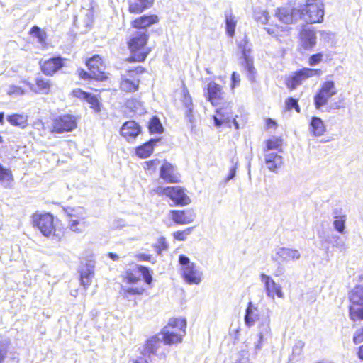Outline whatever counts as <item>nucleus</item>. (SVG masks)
<instances>
[{"mask_svg": "<svg viewBox=\"0 0 363 363\" xmlns=\"http://www.w3.org/2000/svg\"><path fill=\"white\" fill-rule=\"evenodd\" d=\"M147 35L145 31L135 32L128 42V47L131 56L128 58L129 62H143L149 52L150 48L146 47Z\"/></svg>", "mask_w": 363, "mask_h": 363, "instance_id": "1", "label": "nucleus"}, {"mask_svg": "<svg viewBox=\"0 0 363 363\" xmlns=\"http://www.w3.org/2000/svg\"><path fill=\"white\" fill-rule=\"evenodd\" d=\"M301 15L308 23H315L323 21L324 16L323 4L321 0H306L301 9Z\"/></svg>", "mask_w": 363, "mask_h": 363, "instance_id": "2", "label": "nucleus"}, {"mask_svg": "<svg viewBox=\"0 0 363 363\" xmlns=\"http://www.w3.org/2000/svg\"><path fill=\"white\" fill-rule=\"evenodd\" d=\"M349 299L351 303L349 307L350 319L363 320V285L354 287L349 294Z\"/></svg>", "mask_w": 363, "mask_h": 363, "instance_id": "3", "label": "nucleus"}, {"mask_svg": "<svg viewBox=\"0 0 363 363\" xmlns=\"http://www.w3.org/2000/svg\"><path fill=\"white\" fill-rule=\"evenodd\" d=\"M64 211L67 216L70 230L77 233L82 232L87 226L84 220L88 217V213L80 206L67 207Z\"/></svg>", "mask_w": 363, "mask_h": 363, "instance_id": "4", "label": "nucleus"}, {"mask_svg": "<svg viewBox=\"0 0 363 363\" xmlns=\"http://www.w3.org/2000/svg\"><path fill=\"white\" fill-rule=\"evenodd\" d=\"M179 262L182 266V276L188 284H199L201 281L202 272L198 269L194 263L190 262L188 257L180 255Z\"/></svg>", "mask_w": 363, "mask_h": 363, "instance_id": "5", "label": "nucleus"}, {"mask_svg": "<svg viewBox=\"0 0 363 363\" xmlns=\"http://www.w3.org/2000/svg\"><path fill=\"white\" fill-rule=\"evenodd\" d=\"M337 89L334 81H325L314 96L313 101L315 108L320 110L322 107L328 104L329 99L337 94Z\"/></svg>", "mask_w": 363, "mask_h": 363, "instance_id": "6", "label": "nucleus"}, {"mask_svg": "<svg viewBox=\"0 0 363 363\" xmlns=\"http://www.w3.org/2000/svg\"><path fill=\"white\" fill-rule=\"evenodd\" d=\"M271 315L272 311L267 309L265 313L262 314L259 322L257 325V335L259 339L255 342V352H259L262 347L263 342L272 336L271 329Z\"/></svg>", "mask_w": 363, "mask_h": 363, "instance_id": "7", "label": "nucleus"}, {"mask_svg": "<svg viewBox=\"0 0 363 363\" xmlns=\"http://www.w3.org/2000/svg\"><path fill=\"white\" fill-rule=\"evenodd\" d=\"M322 74L320 69H311V68H303L296 72L289 78L286 82V86L289 89L293 90L302 84V82L309 77L313 76H320Z\"/></svg>", "mask_w": 363, "mask_h": 363, "instance_id": "8", "label": "nucleus"}, {"mask_svg": "<svg viewBox=\"0 0 363 363\" xmlns=\"http://www.w3.org/2000/svg\"><path fill=\"white\" fill-rule=\"evenodd\" d=\"M54 218L50 213H35L33 216V225L38 228L45 236H50L54 231Z\"/></svg>", "mask_w": 363, "mask_h": 363, "instance_id": "9", "label": "nucleus"}, {"mask_svg": "<svg viewBox=\"0 0 363 363\" xmlns=\"http://www.w3.org/2000/svg\"><path fill=\"white\" fill-rule=\"evenodd\" d=\"M76 126V120L73 116L63 115L54 120L52 133H62L72 131Z\"/></svg>", "mask_w": 363, "mask_h": 363, "instance_id": "10", "label": "nucleus"}, {"mask_svg": "<svg viewBox=\"0 0 363 363\" xmlns=\"http://www.w3.org/2000/svg\"><path fill=\"white\" fill-rule=\"evenodd\" d=\"M260 277L261 281L264 284L267 296L274 299L276 294L279 298H284L281 286L277 284L271 277L262 273Z\"/></svg>", "mask_w": 363, "mask_h": 363, "instance_id": "11", "label": "nucleus"}, {"mask_svg": "<svg viewBox=\"0 0 363 363\" xmlns=\"http://www.w3.org/2000/svg\"><path fill=\"white\" fill-rule=\"evenodd\" d=\"M301 45L305 50L313 48L316 44V33L313 27L304 26L300 32Z\"/></svg>", "mask_w": 363, "mask_h": 363, "instance_id": "12", "label": "nucleus"}, {"mask_svg": "<svg viewBox=\"0 0 363 363\" xmlns=\"http://www.w3.org/2000/svg\"><path fill=\"white\" fill-rule=\"evenodd\" d=\"M168 196L177 206H186L191 203V199L180 186H169Z\"/></svg>", "mask_w": 363, "mask_h": 363, "instance_id": "13", "label": "nucleus"}, {"mask_svg": "<svg viewBox=\"0 0 363 363\" xmlns=\"http://www.w3.org/2000/svg\"><path fill=\"white\" fill-rule=\"evenodd\" d=\"M92 81H104L108 77L105 72L106 65L97 55L92 56Z\"/></svg>", "mask_w": 363, "mask_h": 363, "instance_id": "14", "label": "nucleus"}, {"mask_svg": "<svg viewBox=\"0 0 363 363\" xmlns=\"http://www.w3.org/2000/svg\"><path fill=\"white\" fill-rule=\"evenodd\" d=\"M140 132V126L134 121H126L121 128V135L128 142L133 141Z\"/></svg>", "mask_w": 363, "mask_h": 363, "instance_id": "15", "label": "nucleus"}, {"mask_svg": "<svg viewBox=\"0 0 363 363\" xmlns=\"http://www.w3.org/2000/svg\"><path fill=\"white\" fill-rule=\"evenodd\" d=\"M64 60L61 57H55L45 60L41 65L42 72L49 76L53 75L64 66Z\"/></svg>", "mask_w": 363, "mask_h": 363, "instance_id": "16", "label": "nucleus"}, {"mask_svg": "<svg viewBox=\"0 0 363 363\" xmlns=\"http://www.w3.org/2000/svg\"><path fill=\"white\" fill-rule=\"evenodd\" d=\"M170 214L173 221L179 225L191 223L195 218V213L192 210H172Z\"/></svg>", "mask_w": 363, "mask_h": 363, "instance_id": "17", "label": "nucleus"}, {"mask_svg": "<svg viewBox=\"0 0 363 363\" xmlns=\"http://www.w3.org/2000/svg\"><path fill=\"white\" fill-rule=\"evenodd\" d=\"M160 174L162 179L169 183H177L179 181V175L176 168L167 161L162 165Z\"/></svg>", "mask_w": 363, "mask_h": 363, "instance_id": "18", "label": "nucleus"}, {"mask_svg": "<svg viewBox=\"0 0 363 363\" xmlns=\"http://www.w3.org/2000/svg\"><path fill=\"white\" fill-rule=\"evenodd\" d=\"M223 94L221 86L213 82L208 84L206 91H205L206 97L213 106L218 104L219 101L223 99Z\"/></svg>", "mask_w": 363, "mask_h": 363, "instance_id": "19", "label": "nucleus"}, {"mask_svg": "<svg viewBox=\"0 0 363 363\" xmlns=\"http://www.w3.org/2000/svg\"><path fill=\"white\" fill-rule=\"evenodd\" d=\"M140 79L125 72L121 77V89L125 92H134L138 89Z\"/></svg>", "mask_w": 363, "mask_h": 363, "instance_id": "20", "label": "nucleus"}, {"mask_svg": "<svg viewBox=\"0 0 363 363\" xmlns=\"http://www.w3.org/2000/svg\"><path fill=\"white\" fill-rule=\"evenodd\" d=\"M261 315L259 313L258 308L250 301L245 310V324L249 328L254 326L257 321L259 322Z\"/></svg>", "mask_w": 363, "mask_h": 363, "instance_id": "21", "label": "nucleus"}, {"mask_svg": "<svg viewBox=\"0 0 363 363\" xmlns=\"http://www.w3.org/2000/svg\"><path fill=\"white\" fill-rule=\"evenodd\" d=\"M231 119H233L232 112L231 110L228 108L217 109L216 115L213 116L214 124L218 128L223 124H226L230 128Z\"/></svg>", "mask_w": 363, "mask_h": 363, "instance_id": "22", "label": "nucleus"}, {"mask_svg": "<svg viewBox=\"0 0 363 363\" xmlns=\"http://www.w3.org/2000/svg\"><path fill=\"white\" fill-rule=\"evenodd\" d=\"M276 255L286 262L296 261L301 257V254L298 250L289 247L278 248Z\"/></svg>", "mask_w": 363, "mask_h": 363, "instance_id": "23", "label": "nucleus"}, {"mask_svg": "<svg viewBox=\"0 0 363 363\" xmlns=\"http://www.w3.org/2000/svg\"><path fill=\"white\" fill-rule=\"evenodd\" d=\"M154 0H135L128 1V11L131 13H140L145 10L150 8Z\"/></svg>", "mask_w": 363, "mask_h": 363, "instance_id": "24", "label": "nucleus"}, {"mask_svg": "<svg viewBox=\"0 0 363 363\" xmlns=\"http://www.w3.org/2000/svg\"><path fill=\"white\" fill-rule=\"evenodd\" d=\"M158 22V17L155 15L142 16L132 21L131 25L138 29H145Z\"/></svg>", "mask_w": 363, "mask_h": 363, "instance_id": "25", "label": "nucleus"}, {"mask_svg": "<svg viewBox=\"0 0 363 363\" xmlns=\"http://www.w3.org/2000/svg\"><path fill=\"white\" fill-rule=\"evenodd\" d=\"M309 131L315 137L322 136L326 131L323 121L319 117H312L309 124Z\"/></svg>", "mask_w": 363, "mask_h": 363, "instance_id": "26", "label": "nucleus"}, {"mask_svg": "<svg viewBox=\"0 0 363 363\" xmlns=\"http://www.w3.org/2000/svg\"><path fill=\"white\" fill-rule=\"evenodd\" d=\"M160 140V138H152L143 145L139 146L136 149L137 155L141 158H146L149 157L153 151L154 146Z\"/></svg>", "mask_w": 363, "mask_h": 363, "instance_id": "27", "label": "nucleus"}, {"mask_svg": "<svg viewBox=\"0 0 363 363\" xmlns=\"http://www.w3.org/2000/svg\"><path fill=\"white\" fill-rule=\"evenodd\" d=\"M265 163L270 171L274 172L282 164V157L275 152L265 153Z\"/></svg>", "mask_w": 363, "mask_h": 363, "instance_id": "28", "label": "nucleus"}, {"mask_svg": "<svg viewBox=\"0 0 363 363\" xmlns=\"http://www.w3.org/2000/svg\"><path fill=\"white\" fill-rule=\"evenodd\" d=\"M162 335L164 344L172 345L181 342L184 335L164 328L162 331Z\"/></svg>", "mask_w": 363, "mask_h": 363, "instance_id": "29", "label": "nucleus"}, {"mask_svg": "<svg viewBox=\"0 0 363 363\" xmlns=\"http://www.w3.org/2000/svg\"><path fill=\"white\" fill-rule=\"evenodd\" d=\"M225 21L226 33L230 37H233L235 35V27L237 25V18L232 13L231 10L225 11Z\"/></svg>", "mask_w": 363, "mask_h": 363, "instance_id": "30", "label": "nucleus"}, {"mask_svg": "<svg viewBox=\"0 0 363 363\" xmlns=\"http://www.w3.org/2000/svg\"><path fill=\"white\" fill-rule=\"evenodd\" d=\"M35 83L37 89L34 87L33 84L26 82L30 89L35 92H41L43 94H48L49 92L51 87V84L49 80L38 77L35 79Z\"/></svg>", "mask_w": 363, "mask_h": 363, "instance_id": "31", "label": "nucleus"}, {"mask_svg": "<svg viewBox=\"0 0 363 363\" xmlns=\"http://www.w3.org/2000/svg\"><path fill=\"white\" fill-rule=\"evenodd\" d=\"M277 17L280 21L286 24L292 23L294 21L293 11L289 8H279L276 12Z\"/></svg>", "mask_w": 363, "mask_h": 363, "instance_id": "32", "label": "nucleus"}, {"mask_svg": "<svg viewBox=\"0 0 363 363\" xmlns=\"http://www.w3.org/2000/svg\"><path fill=\"white\" fill-rule=\"evenodd\" d=\"M7 121L13 125L22 128L28 125V116L23 114H13L7 116Z\"/></svg>", "mask_w": 363, "mask_h": 363, "instance_id": "33", "label": "nucleus"}, {"mask_svg": "<svg viewBox=\"0 0 363 363\" xmlns=\"http://www.w3.org/2000/svg\"><path fill=\"white\" fill-rule=\"evenodd\" d=\"M186 327V322L185 319L182 318H171L169 320L168 325L165 327L164 328H167V330H169V328H172L174 330L173 331H176L178 333L182 332L184 334L185 333V329Z\"/></svg>", "mask_w": 363, "mask_h": 363, "instance_id": "34", "label": "nucleus"}, {"mask_svg": "<svg viewBox=\"0 0 363 363\" xmlns=\"http://www.w3.org/2000/svg\"><path fill=\"white\" fill-rule=\"evenodd\" d=\"M161 340L157 336L152 337L149 339L145 345L144 354H155L159 347L160 346Z\"/></svg>", "mask_w": 363, "mask_h": 363, "instance_id": "35", "label": "nucleus"}, {"mask_svg": "<svg viewBox=\"0 0 363 363\" xmlns=\"http://www.w3.org/2000/svg\"><path fill=\"white\" fill-rule=\"evenodd\" d=\"M13 180L12 172L10 169L5 168L0 164V182L2 185L7 186Z\"/></svg>", "mask_w": 363, "mask_h": 363, "instance_id": "36", "label": "nucleus"}, {"mask_svg": "<svg viewBox=\"0 0 363 363\" xmlns=\"http://www.w3.org/2000/svg\"><path fill=\"white\" fill-rule=\"evenodd\" d=\"M30 34L38 39V42L41 44H45L47 35L45 31L42 30L38 26H34L30 30Z\"/></svg>", "mask_w": 363, "mask_h": 363, "instance_id": "37", "label": "nucleus"}, {"mask_svg": "<svg viewBox=\"0 0 363 363\" xmlns=\"http://www.w3.org/2000/svg\"><path fill=\"white\" fill-rule=\"evenodd\" d=\"M148 128L151 133H162L164 130L160 119L156 116L150 119Z\"/></svg>", "mask_w": 363, "mask_h": 363, "instance_id": "38", "label": "nucleus"}, {"mask_svg": "<svg viewBox=\"0 0 363 363\" xmlns=\"http://www.w3.org/2000/svg\"><path fill=\"white\" fill-rule=\"evenodd\" d=\"M125 104L127 108L135 113L140 114L143 111V104L137 99H128Z\"/></svg>", "mask_w": 363, "mask_h": 363, "instance_id": "39", "label": "nucleus"}, {"mask_svg": "<svg viewBox=\"0 0 363 363\" xmlns=\"http://www.w3.org/2000/svg\"><path fill=\"white\" fill-rule=\"evenodd\" d=\"M333 226L335 229L340 233H342L345 228V222L347 216L345 215L334 216Z\"/></svg>", "mask_w": 363, "mask_h": 363, "instance_id": "40", "label": "nucleus"}, {"mask_svg": "<svg viewBox=\"0 0 363 363\" xmlns=\"http://www.w3.org/2000/svg\"><path fill=\"white\" fill-rule=\"evenodd\" d=\"M238 162H239V160L236 156H234L230 159V167L229 168L228 176L227 177V178L225 179L226 182L233 179L235 177L237 169L238 167Z\"/></svg>", "mask_w": 363, "mask_h": 363, "instance_id": "41", "label": "nucleus"}, {"mask_svg": "<svg viewBox=\"0 0 363 363\" xmlns=\"http://www.w3.org/2000/svg\"><path fill=\"white\" fill-rule=\"evenodd\" d=\"M86 269L85 270L82 269L80 271V277H81V283L82 284L86 287L89 286L90 284V277L89 275L91 274V269L88 264H86Z\"/></svg>", "mask_w": 363, "mask_h": 363, "instance_id": "42", "label": "nucleus"}, {"mask_svg": "<svg viewBox=\"0 0 363 363\" xmlns=\"http://www.w3.org/2000/svg\"><path fill=\"white\" fill-rule=\"evenodd\" d=\"M9 96L12 97H18L25 94V91L20 86L16 85H10L6 90Z\"/></svg>", "mask_w": 363, "mask_h": 363, "instance_id": "43", "label": "nucleus"}, {"mask_svg": "<svg viewBox=\"0 0 363 363\" xmlns=\"http://www.w3.org/2000/svg\"><path fill=\"white\" fill-rule=\"evenodd\" d=\"M250 50H247L246 48H243L242 50L243 57L245 60V68L247 69L249 74L251 75L255 72V67H253L252 60L247 57V52Z\"/></svg>", "mask_w": 363, "mask_h": 363, "instance_id": "44", "label": "nucleus"}, {"mask_svg": "<svg viewBox=\"0 0 363 363\" xmlns=\"http://www.w3.org/2000/svg\"><path fill=\"white\" fill-rule=\"evenodd\" d=\"M254 18L262 24H266L269 20V14L265 11H256L254 12Z\"/></svg>", "mask_w": 363, "mask_h": 363, "instance_id": "45", "label": "nucleus"}, {"mask_svg": "<svg viewBox=\"0 0 363 363\" xmlns=\"http://www.w3.org/2000/svg\"><path fill=\"white\" fill-rule=\"evenodd\" d=\"M74 96L82 100H85L88 103H91V94L88 92L84 91L80 89H77L72 91Z\"/></svg>", "mask_w": 363, "mask_h": 363, "instance_id": "46", "label": "nucleus"}, {"mask_svg": "<svg viewBox=\"0 0 363 363\" xmlns=\"http://www.w3.org/2000/svg\"><path fill=\"white\" fill-rule=\"evenodd\" d=\"M330 242L333 247H335L340 251H343L347 248L345 242L337 235L333 236Z\"/></svg>", "mask_w": 363, "mask_h": 363, "instance_id": "47", "label": "nucleus"}, {"mask_svg": "<svg viewBox=\"0 0 363 363\" xmlns=\"http://www.w3.org/2000/svg\"><path fill=\"white\" fill-rule=\"evenodd\" d=\"M193 228H188L184 230H178L174 233V238L178 240H185L186 237L191 234Z\"/></svg>", "mask_w": 363, "mask_h": 363, "instance_id": "48", "label": "nucleus"}, {"mask_svg": "<svg viewBox=\"0 0 363 363\" xmlns=\"http://www.w3.org/2000/svg\"><path fill=\"white\" fill-rule=\"evenodd\" d=\"M281 145V140L278 138L269 139L267 141V150L269 151L272 150H278Z\"/></svg>", "mask_w": 363, "mask_h": 363, "instance_id": "49", "label": "nucleus"}, {"mask_svg": "<svg viewBox=\"0 0 363 363\" xmlns=\"http://www.w3.org/2000/svg\"><path fill=\"white\" fill-rule=\"evenodd\" d=\"M305 346V343L302 340H298L294 347H293V350H292V356L293 357H299L302 354V352H303V349Z\"/></svg>", "mask_w": 363, "mask_h": 363, "instance_id": "50", "label": "nucleus"}, {"mask_svg": "<svg viewBox=\"0 0 363 363\" xmlns=\"http://www.w3.org/2000/svg\"><path fill=\"white\" fill-rule=\"evenodd\" d=\"M138 270L142 274L146 283L150 284L152 280V274L149 269L144 266H138Z\"/></svg>", "mask_w": 363, "mask_h": 363, "instance_id": "51", "label": "nucleus"}, {"mask_svg": "<svg viewBox=\"0 0 363 363\" xmlns=\"http://www.w3.org/2000/svg\"><path fill=\"white\" fill-rule=\"evenodd\" d=\"M286 106L288 110L295 108V110L300 113V107L298 104V101L292 97H289L286 100Z\"/></svg>", "mask_w": 363, "mask_h": 363, "instance_id": "52", "label": "nucleus"}, {"mask_svg": "<svg viewBox=\"0 0 363 363\" xmlns=\"http://www.w3.org/2000/svg\"><path fill=\"white\" fill-rule=\"evenodd\" d=\"M184 104L185 106L187 108V113L186 115L189 116L191 111H192V102H191V98L189 96L187 91H184V99H183Z\"/></svg>", "mask_w": 363, "mask_h": 363, "instance_id": "53", "label": "nucleus"}, {"mask_svg": "<svg viewBox=\"0 0 363 363\" xmlns=\"http://www.w3.org/2000/svg\"><path fill=\"white\" fill-rule=\"evenodd\" d=\"M8 350V342L6 341L0 342V363H2L5 359Z\"/></svg>", "mask_w": 363, "mask_h": 363, "instance_id": "54", "label": "nucleus"}, {"mask_svg": "<svg viewBox=\"0 0 363 363\" xmlns=\"http://www.w3.org/2000/svg\"><path fill=\"white\" fill-rule=\"evenodd\" d=\"M323 59V55L321 53H317L313 55L309 58V65L314 66L321 62Z\"/></svg>", "mask_w": 363, "mask_h": 363, "instance_id": "55", "label": "nucleus"}, {"mask_svg": "<svg viewBox=\"0 0 363 363\" xmlns=\"http://www.w3.org/2000/svg\"><path fill=\"white\" fill-rule=\"evenodd\" d=\"M145 68L143 67L142 66H138V67H135L134 69H130L126 70L125 72H128V74H131L132 77H138L137 75L143 73L145 72Z\"/></svg>", "mask_w": 363, "mask_h": 363, "instance_id": "56", "label": "nucleus"}, {"mask_svg": "<svg viewBox=\"0 0 363 363\" xmlns=\"http://www.w3.org/2000/svg\"><path fill=\"white\" fill-rule=\"evenodd\" d=\"M156 248V251L158 254H160L162 250H164L167 247V245L165 242V240L164 238H160L158 240V244L155 246Z\"/></svg>", "mask_w": 363, "mask_h": 363, "instance_id": "57", "label": "nucleus"}, {"mask_svg": "<svg viewBox=\"0 0 363 363\" xmlns=\"http://www.w3.org/2000/svg\"><path fill=\"white\" fill-rule=\"evenodd\" d=\"M353 341L355 344L363 342V328L357 330L353 337Z\"/></svg>", "mask_w": 363, "mask_h": 363, "instance_id": "58", "label": "nucleus"}, {"mask_svg": "<svg viewBox=\"0 0 363 363\" xmlns=\"http://www.w3.org/2000/svg\"><path fill=\"white\" fill-rule=\"evenodd\" d=\"M167 190H169V186H167V187L158 186V187L154 189L152 191L155 192V194H156L159 196L165 195V196H168L169 191H167Z\"/></svg>", "mask_w": 363, "mask_h": 363, "instance_id": "59", "label": "nucleus"}, {"mask_svg": "<svg viewBox=\"0 0 363 363\" xmlns=\"http://www.w3.org/2000/svg\"><path fill=\"white\" fill-rule=\"evenodd\" d=\"M91 104H92V109L94 110V111H96L97 113L101 111V104L99 102L97 97H96L95 96H92Z\"/></svg>", "mask_w": 363, "mask_h": 363, "instance_id": "60", "label": "nucleus"}, {"mask_svg": "<svg viewBox=\"0 0 363 363\" xmlns=\"http://www.w3.org/2000/svg\"><path fill=\"white\" fill-rule=\"evenodd\" d=\"M77 72L80 79L86 80V79H89L91 78L90 74H89L87 72H86L85 70H84L82 68H79L77 69Z\"/></svg>", "mask_w": 363, "mask_h": 363, "instance_id": "61", "label": "nucleus"}, {"mask_svg": "<svg viewBox=\"0 0 363 363\" xmlns=\"http://www.w3.org/2000/svg\"><path fill=\"white\" fill-rule=\"evenodd\" d=\"M320 35L321 38H323L325 41L329 42L332 37L333 36V34L330 31L326 30H321L320 31Z\"/></svg>", "mask_w": 363, "mask_h": 363, "instance_id": "62", "label": "nucleus"}, {"mask_svg": "<svg viewBox=\"0 0 363 363\" xmlns=\"http://www.w3.org/2000/svg\"><path fill=\"white\" fill-rule=\"evenodd\" d=\"M125 222L123 219H115L112 223V227L114 228H121L125 226Z\"/></svg>", "mask_w": 363, "mask_h": 363, "instance_id": "63", "label": "nucleus"}, {"mask_svg": "<svg viewBox=\"0 0 363 363\" xmlns=\"http://www.w3.org/2000/svg\"><path fill=\"white\" fill-rule=\"evenodd\" d=\"M232 79V88L233 89L235 86L239 84L240 82V75L235 72H233L231 77Z\"/></svg>", "mask_w": 363, "mask_h": 363, "instance_id": "64", "label": "nucleus"}]
</instances>
